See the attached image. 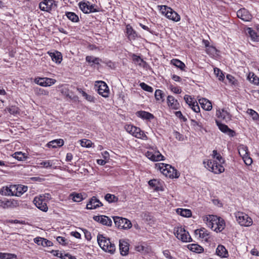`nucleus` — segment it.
<instances>
[{
    "label": "nucleus",
    "mask_w": 259,
    "mask_h": 259,
    "mask_svg": "<svg viewBox=\"0 0 259 259\" xmlns=\"http://www.w3.org/2000/svg\"><path fill=\"white\" fill-rule=\"evenodd\" d=\"M217 255L221 257H227L228 255V252L226 248L222 245H219L216 249Z\"/></svg>",
    "instance_id": "nucleus-21"
},
{
    "label": "nucleus",
    "mask_w": 259,
    "mask_h": 259,
    "mask_svg": "<svg viewBox=\"0 0 259 259\" xmlns=\"http://www.w3.org/2000/svg\"><path fill=\"white\" fill-rule=\"evenodd\" d=\"M57 241L62 245H65L66 244V239L65 238L61 236H58L57 238Z\"/></svg>",
    "instance_id": "nucleus-60"
},
{
    "label": "nucleus",
    "mask_w": 259,
    "mask_h": 259,
    "mask_svg": "<svg viewBox=\"0 0 259 259\" xmlns=\"http://www.w3.org/2000/svg\"><path fill=\"white\" fill-rule=\"evenodd\" d=\"M174 234L176 237L183 242H190L192 241L189 233L184 228L178 227L174 229Z\"/></svg>",
    "instance_id": "nucleus-7"
},
{
    "label": "nucleus",
    "mask_w": 259,
    "mask_h": 259,
    "mask_svg": "<svg viewBox=\"0 0 259 259\" xmlns=\"http://www.w3.org/2000/svg\"><path fill=\"white\" fill-rule=\"evenodd\" d=\"M247 34H249L251 39L253 41H258L259 40V35L257 34L255 31L251 28H247L246 29Z\"/></svg>",
    "instance_id": "nucleus-30"
},
{
    "label": "nucleus",
    "mask_w": 259,
    "mask_h": 259,
    "mask_svg": "<svg viewBox=\"0 0 259 259\" xmlns=\"http://www.w3.org/2000/svg\"><path fill=\"white\" fill-rule=\"evenodd\" d=\"M80 145L83 147H91L92 146V143L89 140L83 139L80 141Z\"/></svg>",
    "instance_id": "nucleus-48"
},
{
    "label": "nucleus",
    "mask_w": 259,
    "mask_h": 259,
    "mask_svg": "<svg viewBox=\"0 0 259 259\" xmlns=\"http://www.w3.org/2000/svg\"><path fill=\"white\" fill-rule=\"evenodd\" d=\"M125 129L126 132L134 136L136 131H139V127H136L132 125H126L125 126Z\"/></svg>",
    "instance_id": "nucleus-34"
},
{
    "label": "nucleus",
    "mask_w": 259,
    "mask_h": 259,
    "mask_svg": "<svg viewBox=\"0 0 259 259\" xmlns=\"http://www.w3.org/2000/svg\"><path fill=\"white\" fill-rule=\"evenodd\" d=\"M15 186L14 185L11 186L10 188L7 187L5 189L6 191L5 192V195L9 196H14L15 192Z\"/></svg>",
    "instance_id": "nucleus-40"
},
{
    "label": "nucleus",
    "mask_w": 259,
    "mask_h": 259,
    "mask_svg": "<svg viewBox=\"0 0 259 259\" xmlns=\"http://www.w3.org/2000/svg\"><path fill=\"white\" fill-rule=\"evenodd\" d=\"M215 122L220 131L222 132L227 134L230 137H234L235 136V132L233 130L229 128L227 125L222 123L218 120H215Z\"/></svg>",
    "instance_id": "nucleus-14"
},
{
    "label": "nucleus",
    "mask_w": 259,
    "mask_h": 259,
    "mask_svg": "<svg viewBox=\"0 0 259 259\" xmlns=\"http://www.w3.org/2000/svg\"><path fill=\"white\" fill-rule=\"evenodd\" d=\"M160 10L163 14L168 18L174 21L178 22L180 20V16L170 7L166 6H161Z\"/></svg>",
    "instance_id": "nucleus-6"
},
{
    "label": "nucleus",
    "mask_w": 259,
    "mask_h": 259,
    "mask_svg": "<svg viewBox=\"0 0 259 259\" xmlns=\"http://www.w3.org/2000/svg\"><path fill=\"white\" fill-rule=\"evenodd\" d=\"M184 100L190 107L191 106L192 104L196 103V101L193 100L190 96L187 95L184 96Z\"/></svg>",
    "instance_id": "nucleus-46"
},
{
    "label": "nucleus",
    "mask_w": 259,
    "mask_h": 259,
    "mask_svg": "<svg viewBox=\"0 0 259 259\" xmlns=\"http://www.w3.org/2000/svg\"><path fill=\"white\" fill-rule=\"evenodd\" d=\"M119 249L122 255H125L127 254L129 248L128 244L124 241H119Z\"/></svg>",
    "instance_id": "nucleus-22"
},
{
    "label": "nucleus",
    "mask_w": 259,
    "mask_h": 259,
    "mask_svg": "<svg viewBox=\"0 0 259 259\" xmlns=\"http://www.w3.org/2000/svg\"><path fill=\"white\" fill-rule=\"evenodd\" d=\"M15 186V196H20L24 192L27 190V187L23 185H14Z\"/></svg>",
    "instance_id": "nucleus-26"
},
{
    "label": "nucleus",
    "mask_w": 259,
    "mask_h": 259,
    "mask_svg": "<svg viewBox=\"0 0 259 259\" xmlns=\"http://www.w3.org/2000/svg\"><path fill=\"white\" fill-rule=\"evenodd\" d=\"M203 164L207 169L214 174L222 173L225 170L224 166L221 165L222 163H218L214 161L211 160H204Z\"/></svg>",
    "instance_id": "nucleus-3"
},
{
    "label": "nucleus",
    "mask_w": 259,
    "mask_h": 259,
    "mask_svg": "<svg viewBox=\"0 0 259 259\" xmlns=\"http://www.w3.org/2000/svg\"><path fill=\"white\" fill-rule=\"evenodd\" d=\"M237 17L244 21H250L252 19V15L246 9L243 8L237 12Z\"/></svg>",
    "instance_id": "nucleus-12"
},
{
    "label": "nucleus",
    "mask_w": 259,
    "mask_h": 259,
    "mask_svg": "<svg viewBox=\"0 0 259 259\" xmlns=\"http://www.w3.org/2000/svg\"><path fill=\"white\" fill-rule=\"evenodd\" d=\"M164 255L168 259H175L170 254V252L168 250H166L163 251Z\"/></svg>",
    "instance_id": "nucleus-63"
},
{
    "label": "nucleus",
    "mask_w": 259,
    "mask_h": 259,
    "mask_svg": "<svg viewBox=\"0 0 259 259\" xmlns=\"http://www.w3.org/2000/svg\"><path fill=\"white\" fill-rule=\"evenodd\" d=\"M13 157L19 161H22L26 159L24 154L21 152H15L13 154Z\"/></svg>",
    "instance_id": "nucleus-41"
},
{
    "label": "nucleus",
    "mask_w": 259,
    "mask_h": 259,
    "mask_svg": "<svg viewBox=\"0 0 259 259\" xmlns=\"http://www.w3.org/2000/svg\"><path fill=\"white\" fill-rule=\"evenodd\" d=\"M56 82V80L53 78L44 77L38 78L35 79V82L42 87H49Z\"/></svg>",
    "instance_id": "nucleus-11"
},
{
    "label": "nucleus",
    "mask_w": 259,
    "mask_h": 259,
    "mask_svg": "<svg viewBox=\"0 0 259 259\" xmlns=\"http://www.w3.org/2000/svg\"><path fill=\"white\" fill-rule=\"evenodd\" d=\"M155 97L156 100H162L163 97V93L160 90H156L155 92Z\"/></svg>",
    "instance_id": "nucleus-50"
},
{
    "label": "nucleus",
    "mask_w": 259,
    "mask_h": 259,
    "mask_svg": "<svg viewBox=\"0 0 259 259\" xmlns=\"http://www.w3.org/2000/svg\"><path fill=\"white\" fill-rule=\"evenodd\" d=\"M9 112L11 114H16L19 112V109L17 107L15 106H11L7 108Z\"/></svg>",
    "instance_id": "nucleus-47"
},
{
    "label": "nucleus",
    "mask_w": 259,
    "mask_h": 259,
    "mask_svg": "<svg viewBox=\"0 0 259 259\" xmlns=\"http://www.w3.org/2000/svg\"><path fill=\"white\" fill-rule=\"evenodd\" d=\"M93 219L103 225L107 226H112V222L111 219L106 215H95L93 217Z\"/></svg>",
    "instance_id": "nucleus-13"
},
{
    "label": "nucleus",
    "mask_w": 259,
    "mask_h": 259,
    "mask_svg": "<svg viewBox=\"0 0 259 259\" xmlns=\"http://www.w3.org/2000/svg\"><path fill=\"white\" fill-rule=\"evenodd\" d=\"M126 34L127 37L130 40H134L137 37V35L136 32L133 29L130 25H126Z\"/></svg>",
    "instance_id": "nucleus-24"
},
{
    "label": "nucleus",
    "mask_w": 259,
    "mask_h": 259,
    "mask_svg": "<svg viewBox=\"0 0 259 259\" xmlns=\"http://www.w3.org/2000/svg\"><path fill=\"white\" fill-rule=\"evenodd\" d=\"M148 184L150 186L154 187L156 186L157 180L155 179L151 180L148 182Z\"/></svg>",
    "instance_id": "nucleus-64"
},
{
    "label": "nucleus",
    "mask_w": 259,
    "mask_h": 259,
    "mask_svg": "<svg viewBox=\"0 0 259 259\" xmlns=\"http://www.w3.org/2000/svg\"><path fill=\"white\" fill-rule=\"evenodd\" d=\"M177 212L178 214L184 217H190L192 215L191 211L188 209L178 208Z\"/></svg>",
    "instance_id": "nucleus-29"
},
{
    "label": "nucleus",
    "mask_w": 259,
    "mask_h": 259,
    "mask_svg": "<svg viewBox=\"0 0 259 259\" xmlns=\"http://www.w3.org/2000/svg\"><path fill=\"white\" fill-rule=\"evenodd\" d=\"M188 248L190 250L196 252L201 253L203 251V248L197 244H191L188 245Z\"/></svg>",
    "instance_id": "nucleus-28"
},
{
    "label": "nucleus",
    "mask_w": 259,
    "mask_h": 259,
    "mask_svg": "<svg viewBox=\"0 0 259 259\" xmlns=\"http://www.w3.org/2000/svg\"><path fill=\"white\" fill-rule=\"evenodd\" d=\"M50 57H51L52 60L55 62L57 63H60L62 60V56L61 53L56 51L55 53H49Z\"/></svg>",
    "instance_id": "nucleus-25"
},
{
    "label": "nucleus",
    "mask_w": 259,
    "mask_h": 259,
    "mask_svg": "<svg viewBox=\"0 0 259 259\" xmlns=\"http://www.w3.org/2000/svg\"><path fill=\"white\" fill-rule=\"evenodd\" d=\"M82 96L90 102H94V98L91 95L87 94L85 92L82 91Z\"/></svg>",
    "instance_id": "nucleus-55"
},
{
    "label": "nucleus",
    "mask_w": 259,
    "mask_h": 259,
    "mask_svg": "<svg viewBox=\"0 0 259 259\" xmlns=\"http://www.w3.org/2000/svg\"><path fill=\"white\" fill-rule=\"evenodd\" d=\"M175 114L178 117L180 118V119H183L184 121H186L187 120V119L183 115L181 111L176 112Z\"/></svg>",
    "instance_id": "nucleus-62"
},
{
    "label": "nucleus",
    "mask_w": 259,
    "mask_h": 259,
    "mask_svg": "<svg viewBox=\"0 0 259 259\" xmlns=\"http://www.w3.org/2000/svg\"><path fill=\"white\" fill-rule=\"evenodd\" d=\"M196 232H199V237L202 238H204L206 236L208 235V234L205 232L204 229H197L196 230Z\"/></svg>",
    "instance_id": "nucleus-57"
},
{
    "label": "nucleus",
    "mask_w": 259,
    "mask_h": 259,
    "mask_svg": "<svg viewBox=\"0 0 259 259\" xmlns=\"http://www.w3.org/2000/svg\"><path fill=\"white\" fill-rule=\"evenodd\" d=\"M204 221L208 227L217 232H221L225 228L224 220L215 215H209L206 217Z\"/></svg>",
    "instance_id": "nucleus-1"
},
{
    "label": "nucleus",
    "mask_w": 259,
    "mask_h": 259,
    "mask_svg": "<svg viewBox=\"0 0 259 259\" xmlns=\"http://www.w3.org/2000/svg\"><path fill=\"white\" fill-rule=\"evenodd\" d=\"M39 164L42 165L44 167L48 168L52 166L53 162L51 160H46L42 161Z\"/></svg>",
    "instance_id": "nucleus-53"
},
{
    "label": "nucleus",
    "mask_w": 259,
    "mask_h": 259,
    "mask_svg": "<svg viewBox=\"0 0 259 259\" xmlns=\"http://www.w3.org/2000/svg\"><path fill=\"white\" fill-rule=\"evenodd\" d=\"M133 59L134 61L138 63L140 66H142V63H145V62H144L142 59L135 54L133 56Z\"/></svg>",
    "instance_id": "nucleus-51"
},
{
    "label": "nucleus",
    "mask_w": 259,
    "mask_h": 259,
    "mask_svg": "<svg viewBox=\"0 0 259 259\" xmlns=\"http://www.w3.org/2000/svg\"><path fill=\"white\" fill-rule=\"evenodd\" d=\"M59 257L62 259H76L75 256H72L71 255L66 253V254H60V256Z\"/></svg>",
    "instance_id": "nucleus-56"
},
{
    "label": "nucleus",
    "mask_w": 259,
    "mask_h": 259,
    "mask_svg": "<svg viewBox=\"0 0 259 259\" xmlns=\"http://www.w3.org/2000/svg\"><path fill=\"white\" fill-rule=\"evenodd\" d=\"M140 85L143 90L147 92L152 93L153 91V89L151 87L147 85L144 82L141 83Z\"/></svg>",
    "instance_id": "nucleus-49"
},
{
    "label": "nucleus",
    "mask_w": 259,
    "mask_h": 259,
    "mask_svg": "<svg viewBox=\"0 0 259 259\" xmlns=\"http://www.w3.org/2000/svg\"><path fill=\"white\" fill-rule=\"evenodd\" d=\"M89 2H80L79 3V7L80 9L84 13H89Z\"/></svg>",
    "instance_id": "nucleus-36"
},
{
    "label": "nucleus",
    "mask_w": 259,
    "mask_h": 259,
    "mask_svg": "<svg viewBox=\"0 0 259 259\" xmlns=\"http://www.w3.org/2000/svg\"><path fill=\"white\" fill-rule=\"evenodd\" d=\"M214 73L215 75L218 77L220 80H223L225 78V75L222 71L218 68H214Z\"/></svg>",
    "instance_id": "nucleus-42"
},
{
    "label": "nucleus",
    "mask_w": 259,
    "mask_h": 259,
    "mask_svg": "<svg viewBox=\"0 0 259 259\" xmlns=\"http://www.w3.org/2000/svg\"><path fill=\"white\" fill-rule=\"evenodd\" d=\"M216 115L218 118L221 120H223L225 122L230 121L231 119L230 114L226 110L223 109L222 110H218L217 111Z\"/></svg>",
    "instance_id": "nucleus-15"
},
{
    "label": "nucleus",
    "mask_w": 259,
    "mask_h": 259,
    "mask_svg": "<svg viewBox=\"0 0 259 259\" xmlns=\"http://www.w3.org/2000/svg\"><path fill=\"white\" fill-rule=\"evenodd\" d=\"M66 15L70 20L73 22H77L79 21L78 16L73 12H67Z\"/></svg>",
    "instance_id": "nucleus-35"
},
{
    "label": "nucleus",
    "mask_w": 259,
    "mask_h": 259,
    "mask_svg": "<svg viewBox=\"0 0 259 259\" xmlns=\"http://www.w3.org/2000/svg\"><path fill=\"white\" fill-rule=\"evenodd\" d=\"M105 199L109 203L117 202L118 198L111 194H107L105 196Z\"/></svg>",
    "instance_id": "nucleus-39"
},
{
    "label": "nucleus",
    "mask_w": 259,
    "mask_h": 259,
    "mask_svg": "<svg viewBox=\"0 0 259 259\" xmlns=\"http://www.w3.org/2000/svg\"><path fill=\"white\" fill-rule=\"evenodd\" d=\"M42 242H41V245L44 247H47V246H53V243L50 241L47 240V239L44 238L42 240Z\"/></svg>",
    "instance_id": "nucleus-54"
},
{
    "label": "nucleus",
    "mask_w": 259,
    "mask_h": 259,
    "mask_svg": "<svg viewBox=\"0 0 259 259\" xmlns=\"http://www.w3.org/2000/svg\"><path fill=\"white\" fill-rule=\"evenodd\" d=\"M57 7V4L54 0H44L39 4V9L43 11L50 12L55 10Z\"/></svg>",
    "instance_id": "nucleus-9"
},
{
    "label": "nucleus",
    "mask_w": 259,
    "mask_h": 259,
    "mask_svg": "<svg viewBox=\"0 0 259 259\" xmlns=\"http://www.w3.org/2000/svg\"><path fill=\"white\" fill-rule=\"evenodd\" d=\"M235 215L236 221L241 226L249 227L252 224L251 218L242 212H237L235 213Z\"/></svg>",
    "instance_id": "nucleus-5"
},
{
    "label": "nucleus",
    "mask_w": 259,
    "mask_h": 259,
    "mask_svg": "<svg viewBox=\"0 0 259 259\" xmlns=\"http://www.w3.org/2000/svg\"><path fill=\"white\" fill-rule=\"evenodd\" d=\"M134 137L145 140L147 139V136L140 128H139V131H136Z\"/></svg>",
    "instance_id": "nucleus-37"
},
{
    "label": "nucleus",
    "mask_w": 259,
    "mask_h": 259,
    "mask_svg": "<svg viewBox=\"0 0 259 259\" xmlns=\"http://www.w3.org/2000/svg\"><path fill=\"white\" fill-rule=\"evenodd\" d=\"M242 159H243L244 163L247 165H250L252 163V160L249 156V154L242 157Z\"/></svg>",
    "instance_id": "nucleus-52"
},
{
    "label": "nucleus",
    "mask_w": 259,
    "mask_h": 259,
    "mask_svg": "<svg viewBox=\"0 0 259 259\" xmlns=\"http://www.w3.org/2000/svg\"><path fill=\"white\" fill-rule=\"evenodd\" d=\"M247 78L250 82L255 85H259V77L255 75L253 73H249Z\"/></svg>",
    "instance_id": "nucleus-31"
},
{
    "label": "nucleus",
    "mask_w": 259,
    "mask_h": 259,
    "mask_svg": "<svg viewBox=\"0 0 259 259\" xmlns=\"http://www.w3.org/2000/svg\"><path fill=\"white\" fill-rule=\"evenodd\" d=\"M247 113L252 117L253 120H257L259 118L258 114L253 109H248Z\"/></svg>",
    "instance_id": "nucleus-44"
},
{
    "label": "nucleus",
    "mask_w": 259,
    "mask_h": 259,
    "mask_svg": "<svg viewBox=\"0 0 259 259\" xmlns=\"http://www.w3.org/2000/svg\"><path fill=\"white\" fill-rule=\"evenodd\" d=\"M171 63L182 70H184L186 67L185 64L178 59L171 60Z\"/></svg>",
    "instance_id": "nucleus-33"
},
{
    "label": "nucleus",
    "mask_w": 259,
    "mask_h": 259,
    "mask_svg": "<svg viewBox=\"0 0 259 259\" xmlns=\"http://www.w3.org/2000/svg\"><path fill=\"white\" fill-rule=\"evenodd\" d=\"M159 169L163 175L169 178H178L180 176L179 172L169 164L160 163Z\"/></svg>",
    "instance_id": "nucleus-4"
},
{
    "label": "nucleus",
    "mask_w": 259,
    "mask_h": 259,
    "mask_svg": "<svg viewBox=\"0 0 259 259\" xmlns=\"http://www.w3.org/2000/svg\"><path fill=\"white\" fill-rule=\"evenodd\" d=\"M97 241L101 248L106 252L113 253L115 251V246L112 243L109 238L104 236L102 234H98Z\"/></svg>",
    "instance_id": "nucleus-2"
},
{
    "label": "nucleus",
    "mask_w": 259,
    "mask_h": 259,
    "mask_svg": "<svg viewBox=\"0 0 259 259\" xmlns=\"http://www.w3.org/2000/svg\"><path fill=\"white\" fill-rule=\"evenodd\" d=\"M167 104L169 107L174 109H178L180 104L178 101L172 96H168L167 98Z\"/></svg>",
    "instance_id": "nucleus-20"
},
{
    "label": "nucleus",
    "mask_w": 259,
    "mask_h": 259,
    "mask_svg": "<svg viewBox=\"0 0 259 259\" xmlns=\"http://www.w3.org/2000/svg\"><path fill=\"white\" fill-rule=\"evenodd\" d=\"M35 205L40 210L46 212L48 207L47 205V201H46V195H40L36 197L33 200Z\"/></svg>",
    "instance_id": "nucleus-10"
},
{
    "label": "nucleus",
    "mask_w": 259,
    "mask_h": 259,
    "mask_svg": "<svg viewBox=\"0 0 259 259\" xmlns=\"http://www.w3.org/2000/svg\"><path fill=\"white\" fill-rule=\"evenodd\" d=\"M83 232L85 238L88 240H90L92 238L91 233L89 231H87V230H84Z\"/></svg>",
    "instance_id": "nucleus-61"
},
{
    "label": "nucleus",
    "mask_w": 259,
    "mask_h": 259,
    "mask_svg": "<svg viewBox=\"0 0 259 259\" xmlns=\"http://www.w3.org/2000/svg\"><path fill=\"white\" fill-rule=\"evenodd\" d=\"M70 197L74 202H79L83 199L81 193H73L70 195Z\"/></svg>",
    "instance_id": "nucleus-32"
},
{
    "label": "nucleus",
    "mask_w": 259,
    "mask_h": 259,
    "mask_svg": "<svg viewBox=\"0 0 259 259\" xmlns=\"http://www.w3.org/2000/svg\"><path fill=\"white\" fill-rule=\"evenodd\" d=\"M201 107L205 110L210 111L212 109L211 103L205 98L200 99L198 100Z\"/></svg>",
    "instance_id": "nucleus-19"
},
{
    "label": "nucleus",
    "mask_w": 259,
    "mask_h": 259,
    "mask_svg": "<svg viewBox=\"0 0 259 259\" xmlns=\"http://www.w3.org/2000/svg\"><path fill=\"white\" fill-rule=\"evenodd\" d=\"M16 257L17 255L15 254L0 252V259H12Z\"/></svg>",
    "instance_id": "nucleus-38"
},
{
    "label": "nucleus",
    "mask_w": 259,
    "mask_h": 259,
    "mask_svg": "<svg viewBox=\"0 0 259 259\" xmlns=\"http://www.w3.org/2000/svg\"><path fill=\"white\" fill-rule=\"evenodd\" d=\"M170 89L172 92L176 94H180L182 92V90L179 88L175 87L171 85L170 86Z\"/></svg>",
    "instance_id": "nucleus-59"
},
{
    "label": "nucleus",
    "mask_w": 259,
    "mask_h": 259,
    "mask_svg": "<svg viewBox=\"0 0 259 259\" xmlns=\"http://www.w3.org/2000/svg\"><path fill=\"white\" fill-rule=\"evenodd\" d=\"M115 226L119 229H127L132 227V225L128 220L119 217H113Z\"/></svg>",
    "instance_id": "nucleus-8"
},
{
    "label": "nucleus",
    "mask_w": 259,
    "mask_h": 259,
    "mask_svg": "<svg viewBox=\"0 0 259 259\" xmlns=\"http://www.w3.org/2000/svg\"><path fill=\"white\" fill-rule=\"evenodd\" d=\"M239 153L242 157L248 155V148L246 146H242L238 149Z\"/></svg>",
    "instance_id": "nucleus-43"
},
{
    "label": "nucleus",
    "mask_w": 259,
    "mask_h": 259,
    "mask_svg": "<svg viewBox=\"0 0 259 259\" xmlns=\"http://www.w3.org/2000/svg\"><path fill=\"white\" fill-rule=\"evenodd\" d=\"M138 117H141L144 119H152L154 118V115L148 112L145 111H139L136 112Z\"/></svg>",
    "instance_id": "nucleus-23"
},
{
    "label": "nucleus",
    "mask_w": 259,
    "mask_h": 259,
    "mask_svg": "<svg viewBox=\"0 0 259 259\" xmlns=\"http://www.w3.org/2000/svg\"><path fill=\"white\" fill-rule=\"evenodd\" d=\"M103 204L96 197H92L89 202L87 204V208L88 209H96L97 207L101 206Z\"/></svg>",
    "instance_id": "nucleus-16"
},
{
    "label": "nucleus",
    "mask_w": 259,
    "mask_h": 259,
    "mask_svg": "<svg viewBox=\"0 0 259 259\" xmlns=\"http://www.w3.org/2000/svg\"><path fill=\"white\" fill-rule=\"evenodd\" d=\"M146 156L153 161L163 160L164 158V156L159 151H155L154 153L148 151Z\"/></svg>",
    "instance_id": "nucleus-18"
},
{
    "label": "nucleus",
    "mask_w": 259,
    "mask_h": 259,
    "mask_svg": "<svg viewBox=\"0 0 259 259\" xmlns=\"http://www.w3.org/2000/svg\"><path fill=\"white\" fill-rule=\"evenodd\" d=\"M98 92L104 97H107L109 95V89L107 85L102 81L99 82Z\"/></svg>",
    "instance_id": "nucleus-17"
},
{
    "label": "nucleus",
    "mask_w": 259,
    "mask_h": 259,
    "mask_svg": "<svg viewBox=\"0 0 259 259\" xmlns=\"http://www.w3.org/2000/svg\"><path fill=\"white\" fill-rule=\"evenodd\" d=\"M190 107L195 112H198L200 111V108L197 102L195 104H192Z\"/></svg>",
    "instance_id": "nucleus-58"
},
{
    "label": "nucleus",
    "mask_w": 259,
    "mask_h": 259,
    "mask_svg": "<svg viewBox=\"0 0 259 259\" xmlns=\"http://www.w3.org/2000/svg\"><path fill=\"white\" fill-rule=\"evenodd\" d=\"M12 202L9 200L2 201L0 200V207H3V208L11 207L12 206Z\"/></svg>",
    "instance_id": "nucleus-45"
},
{
    "label": "nucleus",
    "mask_w": 259,
    "mask_h": 259,
    "mask_svg": "<svg viewBox=\"0 0 259 259\" xmlns=\"http://www.w3.org/2000/svg\"><path fill=\"white\" fill-rule=\"evenodd\" d=\"M64 145V141L62 139H56L49 142L47 144L49 147L57 148L61 147Z\"/></svg>",
    "instance_id": "nucleus-27"
}]
</instances>
